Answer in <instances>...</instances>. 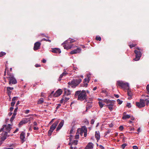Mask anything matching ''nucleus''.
<instances>
[{
	"mask_svg": "<svg viewBox=\"0 0 149 149\" xmlns=\"http://www.w3.org/2000/svg\"><path fill=\"white\" fill-rule=\"evenodd\" d=\"M123 129V126L121 125L119 127V129L120 130L122 131Z\"/></svg>",
	"mask_w": 149,
	"mask_h": 149,
	"instance_id": "de8ad7c7",
	"label": "nucleus"
},
{
	"mask_svg": "<svg viewBox=\"0 0 149 149\" xmlns=\"http://www.w3.org/2000/svg\"><path fill=\"white\" fill-rule=\"evenodd\" d=\"M42 62L43 63H45L46 62V61L44 59L42 60Z\"/></svg>",
	"mask_w": 149,
	"mask_h": 149,
	"instance_id": "e2e57ef3",
	"label": "nucleus"
},
{
	"mask_svg": "<svg viewBox=\"0 0 149 149\" xmlns=\"http://www.w3.org/2000/svg\"><path fill=\"white\" fill-rule=\"evenodd\" d=\"M81 50V48L79 47L77 48L76 49L72 51L70 53L71 54H75L77 53H79Z\"/></svg>",
	"mask_w": 149,
	"mask_h": 149,
	"instance_id": "4468645a",
	"label": "nucleus"
},
{
	"mask_svg": "<svg viewBox=\"0 0 149 149\" xmlns=\"http://www.w3.org/2000/svg\"><path fill=\"white\" fill-rule=\"evenodd\" d=\"M126 106L128 108H130L131 107V104L130 103H127V104Z\"/></svg>",
	"mask_w": 149,
	"mask_h": 149,
	"instance_id": "79ce46f5",
	"label": "nucleus"
},
{
	"mask_svg": "<svg viewBox=\"0 0 149 149\" xmlns=\"http://www.w3.org/2000/svg\"><path fill=\"white\" fill-rule=\"evenodd\" d=\"M95 136L97 141H98L100 140V134L99 131L95 132Z\"/></svg>",
	"mask_w": 149,
	"mask_h": 149,
	"instance_id": "4be33fe9",
	"label": "nucleus"
},
{
	"mask_svg": "<svg viewBox=\"0 0 149 149\" xmlns=\"http://www.w3.org/2000/svg\"><path fill=\"white\" fill-rule=\"evenodd\" d=\"M117 102L118 103V104H121L123 102V101L121 100H120L118 99L117 100Z\"/></svg>",
	"mask_w": 149,
	"mask_h": 149,
	"instance_id": "e433bc0d",
	"label": "nucleus"
},
{
	"mask_svg": "<svg viewBox=\"0 0 149 149\" xmlns=\"http://www.w3.org/2000/svg\"><path fill=\"white\" fill-rule=\"evenodd\" d=\"M99 147H100V148L101 149H104V147L102 146L101 145H99Z\"/></svg>",
	"mask_w": 149,
	"mask_h": 149,
	"instance_id": "4d7b16f0",
	"label": "nucleus"
},
{
	"mask_svg": "<svg viewBox=\"0 0 149 149\" xmlns=\"http://www.w3.org/2000/svg\"><path fill=\"white\" fill-rule=\"evenodd\" d=\"M136 105L139 108L144 107L145 105L144 100L141 99L139 102H136Z\"/></svg>",
	"mask_w": 149,
	"mask_h": 149,
	"instance_id": "6e6552de",
	"label": "nucleus"
},
{
	"mask_svg": "<svg viewBox=\"0 0 149 149\" xmlns=\"http://www.w3.org/2000/svg\"><path fill=\"white\" fill-rule=\"evenodd\" d=\"M93 145L92 143H89L86 147V149H93Z\"/></svg>",
	"mask_w": 149,
	"mask_h": 149,
	"instance_id": "aec40b11",
	"label": "nucleus"
},
{
	"mask_svg": "<svg viewBox=\"0 0 149 149\" xmlns=\"http://www.w3.org/2000/svg\"><path fill=\"white\" fill-rule=\"evenodd\" d=\"M41 45V43L38 42H36L34 44V46L33 49L34 50H36L39 49L40 48V47Z\"/></svg>",
	"mask_w": 149,
	"mask_h": 149,
	"instance_id": "9b49d317",
	"label": "nucleus"
},
{
	"mask_svg": "<svg viewBox=\"0 0 149 149\" xmlns=\"http://www.w3.org/2000/svg\"><path fill=\"white\" fill-rule=\"evenodd\" d=\"M42 40H45V41H48L49 42H51V40H49V39H47L45 38H43L42 39V40Z\"/></svg>",
	"mask_w": 149,
	"mask_h": 149,
	"instance_id": "a19ab883",
	"label": "nucleus"
},
{
	"mask_svg": "<svg viewBox=\"0 0 149 149\" xmlns=\"http://www.w3.org/2000/svg\"><path fill=\"white\" fill-rule=\"evenodd\" d=\"M137 131L138 132H140V128H139L137 129Z\"/></svg>",
	"mask_w": 149,
	"mask_h": 149,
	"instance_id": "338daca9",
	"label": "nucleus"
},
{
	"mask_svg": "<svg viewBox=\"0 0 149 149\" xmlns=\"http://www.w3.org/2000/svg\"><path fill=\"white\" fill-rule=\"evenodd\" d=\"M71 92L69 90L66 88H64V93L65 95H69L71 94Z\"/></svg>",
	"mask_w": 149,
	"mask_h": 149,
	"instance_id": "b1692460",
	"label": "nucleus"
},
{
	"mask_svg": "<svg viewBox=\"0 0 149 149\" xmlns=\"http://www.w3.org/2000/svg\"><path fill=\"white\" fill-rule=\"evenodd\" d=\"M13 87H7V92L8 93V95L10 97L11 93V90H12L13 89Z\"/></svg>",
	"mask_w": 149,
	"mask_h": 149,
	"instance_id": "f3484780",
	"label": "nucleus"
},
{
	"mask_svg": "<svg viewBox=\"0 0 149 149\" xmlns=\"http://www.w3.org/2000/svg\"><path fill=\"white\" fill-rule=\"evenodd\" d=\"M30 111L29 110H26L25 111V113L26 114H28L29 112Z\"/></svg>",
	"mask_w": 149,
	"mask_h": 149,
	"instance_id": "603ef678",
	"label": "nucleus"
},
{
	"mask_svg": "<svg viewBox=\"0 0 149 149\" xmlns=\"http://www.w3.org/2000/svg\"><path fill=\"white\" fill-rule=\"evenodd\" d=\"M8 77H7L8 78L9 84H10L11 83L13 84H15L17 83V81L15 79L14 77L13 74L8 73Z\"/></svg>",
	"mask_w": 149,
	"mask_h": 149,
	"instance_id": "39448f33",
	"label": "nucleus"
},
{
	"mask_svg": "<svg viewBox=\"0 0 149 149\" xmlns=\"http://www.w3.org/2000/svg\"><path fill=\"white\" fill-rule=\"evenodd\" d=\"M59 122L58 120L55 122L50 127V130L48 131V134L51 135L53 131L56 128Z\"/></svg>",
	"mask_w": 149,
	"mask_h": 149,
	"instance_id": "0eeeda50",
	"label": "nucleus"
},
{
	"mask_svg": "<svg viewBox=\"0 0 149 149\" xmlns=\"http://www.w3.org/2000/svg\"><path fill=\"white\" fill-rule=\"evenodd\" d=\"M117 85L124 89H127L129 88L128 83L123 81H117Z\"/></svg>",
	"mask_w": 149,
	"mask_h": 149,
	"instance_id": "20e7f679",
	"label": "nucleus"
},
{
	"mask_svg": "<svg viewBox=\"0 0 149 149\" xmlns=\"http://www.w3.org/2000/svg\"><path fill=\"white\" fill-rule=\"evenodd\" d=\"M127 145L126 143H124L121 146V148L123 149H124L125 147L127 146Z\"/></svg>",
	"mask_w": 149,
	"mask_h": 149,
	"instance_id": "c9c22d12",
	"label": "nucleus"
},
{
	"mask_svg": "<svg viewBox=\"0 0 149 149\" xmlns=\"http://www.w3.org/2000/svg\"><path fill=\"white\" fill-rule=\"evenodd\" d=\"M127 95L129 97H128V100H130L132 98V93L129 89V88L127 89Z\"/></svg>",
	"mask_w": 149,
	"mask_h": 149,
	"instance_id": "dca6fc26",
	"label": "nucleus"
},
{
	"mask_svg": "<svg viewBox=\"0 0 149 149\" xmlns=\"http://www.w3.org/2000/svg\"><path fill=\"white\" fill-rule=\"evenodd\" d=\"M79 129H78L77 130V132L76 134V135L75 136V139H78L79 137Z\"/></svg>",
	"mask_w": 149,
	"mask_h": 149,
	"instance_id": "a878e982",
	"label": "nucleus"
},
{
	"mask_svg": "<svg viewBox=\"0 0 149 149\" xmlns=\"http://www.w3.org/2000/svg\"><path fill=\"white\" fill-rule=\"evenodd\" d=\"M11 128V125L10 124H8V125H3V128H1L0 130V132H2L0 136L1 139L2 140L4 141L6 139L7 132H9Z\"/></svg>",
	"mask_w": 149,
	"mask_h": 149,
	"instance_id": "f257e3e1",
	"label": "nucleus"
},
{
	"mask_svg": "<svg viewBox=\"0 0 149 149\" xmlns=\"http://www.w3.org/2000/svg\"><path fill=\"white\" fill-rule=\"evenodd\" d=\"M61 106V104H57V106L56 107V109H58Z\"/></svg>",
	"mask_w": 149,
	"mask_h": 149,
	"instance_id": "864d4df0",
	"label": "nucleus"
},
{
	"mask_svg": "<svg viewBox=\"0 0 149 149\" xmlns=\"http://www.w3.org/2000/svg\"><path fill=\"white\" fill-rule=\"evenodd\" d=\"M137 49L139 50V51L135 50L134 51V53L136 54V57L134 59L135 61L139 60L142 55L140 51V50H142L140 49L139 47L137 48Z\"/></svg>",
	"mask_w": 149,
	"mask_h": 149,
	"instance_id": "423d86ee",
	"label": "nucleus"
},
{
	"mask_svg": "<svg viewBox=\"0 0 149 149\" xmlns=\"http://www.w3.org/2000/svg\"><path fill=\"white\" fill-rule=\"evenodd\" d=\"M15 104V102L12 101V102H11V106L12 107H13L14 106Z\"/></svg>",
	"mask_w": 149,
	"mask_h": 149,
	"instance_id": "8fccbe9b",
	"label": "nucleus"
},
{
	"mask_svg": "<svg viewBox=\"0 0 149 149\" xmlns=\"http://www.w3.org/2000/svg\"><path fill=\"white\" fill-rule=\"evenodd\" d=\"M81 81V79H77L75 80L74 81H72L71 82H69L68 84L70 85H72L74 84L76 86H77L79 84Z\"/></svg>",
	"mask_w": 149,
	"mask_h": 149,
	"instance_id": "1a4fd4ad",
	"label": "nucleus"
},
{
	"mask_svg": "<svg viewBox=\"0 0 149 149\" xmlns=\"http://www.w3.org/2000/svg\"><path fill=\"white\" fill-rule=\"evenodd\" d=\"M95 122V120L93 119H92L91 121V124H93Z\"/></svg>",
	"mask_w": 149,
	"mask_h": 149,
	"instance_id": "bf43d9fd",
	"label": "nucleus"
},
{
	"mask_svg": "<svg viewBox=\"0 0 149 149\" xmlns=\"http://www.w3.org/2000/svg\"><path fill=\"white\" fill-rule=\"evenodd\" d=\"M18 109L17 107L14 110V111L13 112V113L15 114H16V112H17V110Z\"/></svg>",
	"mask_w": 149,
	"mask_h": 149,
	"instance_id": "ea45409f",
	"label": "nucleus"
},
{
	"mask_svg": "<svg viewBox=\"0 0 149 149\" xmlns=\"http://www.w3.org/2000/svg\"><path fill=\"white\" fill-rule=\"evenodd\" d=\"M18 131V129L17 128L13 132V133H15L17 132Z\"/></svg>",
	"mask_w": 149,
	"mask_h": 149,
	"instance_id": "680f3d73",
	"label": "nucleus"
},
{
	"mask_svg": "<svg viewBox=\"0 0 149 149\" xmlns=\"http://www.w3.org/2000/svg\"><path fill=\"white\" fill-rule=\"evenodd\" d=\"M132 147L134 149H138V147L136 146H133Z\"/></svg>",
	"mask_w": 149,
	"mask_h": 149,
	"instance_id": "5fc2aeb1",
	"label": "nucleus"
},
{
	"mask_svg": "<svg viewBox=\"0 0 149 149\" xmlns=\"http://www.w3.org/2000/svg\"><path fill=\"white\" fill-rule=\"evenodd\" d=\"M33 129L34 130H38V128L36 127H34Z\"/></svg>",
	"mask_w": 149,
	"mask_h": 149,
	"instance_id": "052dcab7",
	"label": "nucleus"
},
{
	"mask_svg": "<svg viewBox=\"0 0 149 149\" xmlns=\"http://www.w3.org/2000/svg\"><path fill=\"white\" fill-rule=\"evenodd\" d=\"M98 104L100 107L101 108H102L103 107L104 104L102 102L100 101L98 102Z\"/></svg>",
	"mask_w": 149,
	"mask_h": 149,
	"instance_id": "c756f323",
	"label": "nucleus"
},
{
	"mask_svg": "<svg viewBox=\"0 0 149 149\" xmlns=\"http://www.w3.org/2000/svg\"><path fill=\"white\" fill-rule=\"evenodd\" d=\"M19 104V101H18L17 102V104H16V106H17V105H18Z\"/></svg>",
	"mask_w": 149,
	"mask_h": 149,
	"instance_id": "774afa93",
	"label": "nucleus"
},
{
	"mask_svg": "<svg viewBox=\"0 0 149 149\" xmlns=\"http://www.w3.org/2000/svg\"><path fill=\"white\" fill-rule=\"evenodd\" d=\"M13 107H10V111H12L13 110Z\"/></svg>",
	"mask_w": 149,
	"mask_h": 149,
	"instance_id": "0e129e2a",
	"label": "nucleus"
},
{
	"mask_svg": "<svg viewBox=\"0 0 149 149\" xmlns=\"http://www.w3.org/2000/svg\"><path fill=\"white\" fill-rule=\"evenodd\" d=\"M136 45L134 44H132L130 45V48H132L135 47Z\"/></svg>",
	"mask_w": 149,
	"mask_h": 149,
	"instance_id": "a18cd8bd",
	"label": "nucleus"
},
{
	"mask_svg": "<svg viewBox=\"0 0 149 149\" xmlns=\"http://www.w3.org/2000/svg\"><path fill=\"white\" fill-rule=\"evenodd\" d=\"M76 41L75 40L73 39L69 38L68 40L64 42L63 43H62V45H63L64 44H65V45L63 46L64 48L67 50L71 48L72 47L71 45H68L67 44V43H72L75 42Z\"/></svg>",
	"mask_w": 149,
	"mask_h": 149,
	"instance_id": "7ed1b4c3",
	"label": "nucleus"
},
{
	"mask_svg": "<svg viewBox=\"0 0 149 149\" xmlns=\"http://www.w3.org/2000/svg\"><path fill=\"white\" fill-rule=\"evenodd\" d=\"M87 106L89 108H90L92 107V105L91 102H88L87 103Z\"/></svg>",
	"mask_w": 149,
	"mask_h": 149,
	"instance_id": "2f4dec72",
	"label": "nucleus"
},
{
	"mask_svg": "<svg viewBox=\"0 0 149 149\" xmlns=\"http://www.w3.org/2000/svg\"><path fill=\"white\" fill-rule=\"evenodd\" d=\"M25 136V133L24 132H22L20 134V137L22 143H23L25 141L24 140Z\"/></svg>",
	"mask_w": 149,
	"mask_h": 149,
	"instance_id": "2eb2a0df",
	"label": "nucleus"
},
{
	"mask_svg": "<svg viewBox=\"0 0 149 149\" xmlns=\"http://www.w3.org/2000/svg\"><path fill=\"white\" fill-rule=\"evenodd\" d=\"M130 117V116L129 115H125L124 114L123 116L122 117V118L123 119H126L127 118H129Z\"/></svg>",
	"mask_w": 149,
	"mask_h": 149,
	"instance_id": "cd10ccee",
	"label": "nucleus"
},
{
	"mask_svg": "<svg viewBox=\"0 0 149 149\" xmlns=\"http://www.w3.org/2000/svg\"><path fill=\"white\" fill-rule=\"evenodd\" d=\"M108 104L107 105V106L108 107L109 109L111 111L113 109V104Z\"/></svg>",
	"mask_w": 149,
	"mask_h": 149,
	"instance_id": "bb28decb",
	"label": "nucleus"
},
{
	"mask_svg": "<svg viewBox=\"0 0 149 149\" xmlns=\"http://www.w3.org/2000/svg\"><path fill=\"white\" fill-rule=\"evenodd\" d=\"M28 119L27 118H24L21 121L19 124V126L21 127L23 124H25L28 122Z\"/></svg>",
	"mask_w": 149,
	"mask_h": 149,
	"instance_id": "f8f14e48",
	"label": "nucleus"
},
{
	"mask_svg": "<svg viewBox=\"0 0 149 149\" xmlns=\"http://www.w3.org/2000/svg\"><path fill=\"white\" fill-rule=\"evenodd\" d=\"M144 101H145V102H146V104L148 105L149 103V100L148 99H145V100H144Z\"/></svg>",
	"mask_w": 149,
	"mask_h": 149,
	"instance_id": "4c0bfd02",
	"label": "nucleus"
},
{
	"mask_svg": "<svg viewBox=\"0 0 149 149\" xmlns=\"http://www.w3.org/2000/svg\"><path fill=\"white\" fill-rule=\"evenodd\" d=\"M75 96H78V100L83 101L84 100H87V95L85 91L83 90L82 91H77L75 92Z\"/></svg>",
	"mask_w": 149,
	"mask_h": 149,
	"instance_id": "f03ea898",
	"label": "nucleus"
},
{
	"mask_svg": "<svg viewBox=\"0 0 149 149\" xmlns=\"http://www.w3.org/2000/svg\"><path fill=\"white\" fill-rule=\"evenodd\" d=\"M64 121L62 120L59 123L58 125L57 129H56V131H59L62 127L64 124Z\"/></svg>",
	"mask_w": 149,
	"mask_h": 149,
	"instance_id": "a211bd4d",
	"label": "nucleus"
},
{
	"mask_svg": "<svg viewBox=\"0 0 149 149\" xmlns=\"http://www.w3.org/2000/svg\"><path fill=\"white\" fill-rule=\"evenodd\" d=\"M17 97H14L12 99V101L15 102V101L16 100H17Z\"/></svg>",
	"mask_w": 149,
	"mask_h": 149,
	"instance_id": "37998d69",
	"label": "nucleus"
},
{
	"mask_svg": "<svg viewBox=\"0 0 149 149\" xmlns=\"http://www.w3.org/2000/svg\"><path fill=\"white\" fill-rule=\"evenodd\" d=\"M95 39L97 40L100 41L101 40V38L100 36L98 37L97 36L96 37Z\"/></svg>",
	"mask_w": 149,
	"mask_h": 149,
	"instance_id": "72a5a7b5",
	"label": "nucleus"
},
{
	"mask_svg": "<svg viewBox=\"0 0 149 149\" xmlns=\"http://www.w3.org/2000/svg\"><path fill=\"white\" fill-rule=\"evenodd\" d=\"M146 89L148 93H149V85L148 84L146 87Z\"/></svg>",
	"mask_w": 149,
	"mask_h": 149,
	"instance_id": "c03bdc74",
	"label": "nucleus"
},
{
	"mask_svg": "<svg viewBox=\"0 0 149 149\" xmlns=\"http://www.w3.org/2000/svg\"><path fill=\"white\" fill-rule=\"evenodd\" d=\"M52 52L56 53H60L61 51L59 49L55 48L52 49Z\"/></svg>",
	"mask_w": 149,
	"mask_h": 149,
	"instance_id": "5701e85b",
	"label": "nucleus"
},
{
	"mask_svg": "<svg viewBox=\"0 0 149 149\" xmlns=\"http://www.w3.org/2000/svg\"><path fill=\"white\" fill-rule=\"evenodd\" d=\"M88 83V82H85L83 81V83H84L83 86L85 87H86L87 86Z\"/></svg>",
	"mask_w": 149,
	"mask_h": 149,
	"instance_id": "f704fd0d",
	"label": "nucleus"
},
{
	"mask_svg": "<svg viewBox=\"0 0 149 149\" xmlns=\"http://www.w3.org/2000/svg\"><path fill=\"white\" fill-rule=\"evenodd\" d=\"M62 75L64 76H65L67 74V73L66 72H65V71L64 72H63L62 73Z\"/></svg>",
	"mask_w": 149,
	"mask_h": 149,
	"instance_id": "6e6d98bb",
	"label": "nucleus"
},
{
	"mask_svg": "<svg viewBox=\"0 0 149 149\" xmlns=\"http://www.w3.org/2000/svg\"><path fill=\"white\" fill-rule=\"evenodd\" d=\"M44 99L43 98H41L39 100H38V104H42L44 102Z\"/></svg>",
	"mask_w": 149,
	"mask_h": 149,
	"instance_id": "c85d7f7f",
	"label": "nucleus"
},
{
	"mask_svg": "<svg viewBox=\"0 0 149 149\" xmlns=\"http://www.w3.org/2000/svg\"><path fill=\"white\" fill-rule=\"evenodd\" d=\"M90 74H88L87 75V78H86L84 79V82H88L90 80Z\"/></svg>",
	"mask_w": 149,
	"mask_h": 149,
	"instance_id": "393cba45",
	"label": "nucleus"
},
{
	"mask_svg": "<svg viewBox=\"0 0 149 149\" xmlns=\"http://www.w3.org/2000/svg\"><path fill=\"white\" fill-rule=\"evenodd\" d=\"M99 100L102 102L103 103L104 102H105L107 104L112 103V101L109 100H107V99H105L103 100H102L101 99H99Z\"/></svg>",
	"mask_w": 149,
	"mask_h": 149,
	"instance_id": "412c9836",
	"label": "nucleus"
},
{
	"mask_svg": "<svg viewBox=\"0 0 149 149\" xmlns=\"http://www.w3.org/2000/svg\"><path fill=\"white\" fill-rule=\"evenodd\" d=\"M85 130H87L86 128L83 127H82L81 129H79V134L81 136H82L83 134L84 133V131Z\"/></svg>",
	"mask_w": 149,
	"mask_h": 149,
	"instance_id": "6ab92c4d",
	"label": "nucleus"
},
{
	"mask_svg": "<svg viewBox=\"0 0 149 149\" xmlns=\"http://www.w3.org/2000/svg\"><path fill=\"white\" fill-rule=\"evenodd\" d=\"M62 91L61 89H59L57 91L54 95V97H57L59 96L62 94Z\"/></svg>",
	"mask_w": 149,
	"mask_h": 149,
	"instance_id": "ddd939ff",
	"label": "nucleus"
},
{
	"mask_svg": "<svg viewBox=\"0 0 149 149\" xmlns=\"http://www.w3.org/2000/svg\"><path fill=\"white\" fill-rule=\"evenodd\" d=\"M72 135H70V143H69V145H70L72 144V145H77L78 143V141L77 140H72Z\"/></svg>",
	"mask_w": 149,
	"mask_h": 149,
	"instance_id": "9d476101",
	"label": "nucleus"
},
{
	"mask_svg": "<svg viewBox=\"0 0 149 149\" xmlns=\"http://www.w3.org/2000/svg\"><path fill=\"white\" fill-rule=\"evenodd\" d=\"M16 115V114H14L13 113V116H12V117H11L10 119V121L11 122H12L14 118H15V117Z\"/></svg>",
	"mask_w": 149,
	"mask_h": 149,
	"instance_id": "7c9ffc66",
	"label": "nucleus"
},
{
	"mask_svg": "<svg viewBox=\"0 0 149 149\" xmlns=\"http://www.w3.org/2000/svg\"><path fill=\"white\" fill-rule=\"evenodd\" d=\"M84 131V136L85 137H86L87 136V130H85Z\"/></svg>",
	"mask_w": 149,
	"mask_h": 149,
	"instance_id": "3c124183",
	"label": "nucleus"
},
{
	"mask_svg": "<svg viewBox=\"0 0 149 149\" xmlns=\"http://www.w3.org/2000/svg\"><path fill=\"white\" fill-rule=\"evenodd\" d=\"M64 97H63L61 100L60 103H63V102H64Z\"/></svg>",
	"mask_w": 149,
	"mask_h": 149,
	"instance_id": "09e8293b",
	"label": "nucleus"
},
{
	"mask_svg": "<svg viewBox=\"0 0 149 149\" xmlns=\"http://www.w3.org/2000/svg\"><path fill=\"white\" fill-rule=\"evenodd\" d=\"M35 66L36 67V68H37V67H40L41 66L39 64H36L35 65Z\"/></svg>",
	"mask_w": 149,
	"mask_h": 149,
	"instance_id": "13d9d810",
	"label": "nucleus"
},
{
	"mask_svg": "<svg viewBox=\"0 0 149 149\" xmlns=\"http://www.w3.org/2000/svg\"><path fill=\"white\" fill-rule=\"evenodd\" d=\"M6 54V53L2 52L0 53V57L3 56Z\"/></svg>",
	"mask_w": 149,
	"mask_h": 149,
	"instance_id": "473e14b6",
	"label": "nucleus"
},
{
	"mask_svg": "<svg viewBox=\"0 0 149 149\" xmlns=\"http://www.w3.org/2000/svg\"><path fill=\"white\" fill-rule=\"evenodd\" d=\"M63 76L62 75V74H61L60 76V77H59L58 79V81H60L62 77Z\"/></svg>",
	"mask_w": 149,
	"mask_h": 149,
	"instance_id": "49530a36",
	"label": "nucleus"
},
{
	"mask_svg": "<svg viewBox=\"0 0 149 149\" xmlns=\"http://www.w3.org/2000/svg\"><path fill=\"white\" fill-rule=\"evenodd\" d=\"M34 125L36 126L37 125V123L36 122H34L33 123Z\"/></svg>",
	"mask_w": 149,
	"mask_h": 149,
	"instance_id": "69168bd1",
	"label": "nucleus"
},
{
	"mask_svg": "<svg viewBox=\"0 0 149 149\" xmlns=\"http://www.w3.org/2000/svg\"><path fill=\"white\" fill-rule=\"evenodd\" d=\"M64 97V103L66 102L69 99H70V98H69V97Z\"/></svg>",
	"mask_w": 149,
	"mask_h": 149,
	"instance_id": "58836bf2",
	"label": "nucleus"
}]
</instances>
